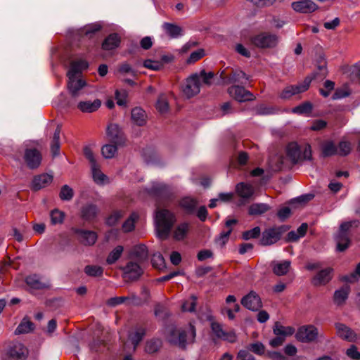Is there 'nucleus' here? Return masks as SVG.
<instances>
[{
	"mask_svg": "<svg viewBox=\"0 0 360 360\" xmlns=\"http://www.w3.org/2000/svg\"><path fill=\"white\" fill-rule=\"evenodd\" d=\"M176 221L174 214L166 209H158L155 216V227L157 237L163 240L168 238Z\"/></svg>",
	"mask_w": 360,
	"mask_h": 360,
	"instance_id": "obj_1",
	"label": "nucleus"
},
{
	"mask_svg": "<svg viewBox=\"0 0 360 360\" xmlns=\"http://www.w3.org/2000/svg\"><path fill=\"white\" fill-rule=\"evenodd\" d=\"M288 157L293 163H298L303 160H310L311 158V146L304 144L300 146L296 143H290L286 148Z\"/></svg>",
	"mask_w": 360,
	"mask_h": 360,
	"instance_id": "obj_2",
	"label": "nucleus"
},
{
	"mask_svg": "<svg viewBox=\"0 0 360 360\" xmlns=\"http://www.w3.org/2000/svg\"><path fill=\"white\" fill-rule=\"evenodd\" d=\"M201 77L202 70L199 73H194L188 77L181 85V92L186 98H191L200 91Z\"/></svg>",
	"mask_w": 360,
	"mask_h": 360,
	"instance_id": "obj_3",
	"label": "nucleus"
},
{
	"mask_svg": "<svg viewBox=\"0 0 360 360\" xmlns=\"http://www.w3.org/2000/svg\"><path fill=\"white\" fill-rule=\"evenodd\" d=\"M359 224L358 221L354 220L341 224L340 229L335 236V241L337 243V250L340 252L345 250L349 245V238L347 231L352 226H356Z\"/></svg>",
	"mask_w": 360,
	"mask_h": 360,
	"instance_id": "obj_4",
	"label": "nucleus"
},
{
	"mask_svg": "<svg viewBox=\"0 0 360 360\" xmlns=\"http://www.w3.org/2000/svg\"><path fill=\"white\" fill-rule=\"evenodd\" d=\"M279 37L275 34L262 32L252 38V44L262 49H270L277 46Z\"/></svg>",
	"mask_w": 360,
	"mask_h": 360,
	"instance_id": "obj_5",
	"label": "nucleus"
},
{
	"mask_svg": "<svg viewBox=\"0 0 360 360\" xmlns=\"http://www.w3.org/2000/svg\"><path fill=\"white\" fill-rule=\"evenodd\" d=\"M288 230L286 226H274L266 229L262 233L260 243L262 245H271L278 241L283 233Z\"/></svg>",
	"mask_w": 360,
	"mask_h": 360,
	"instance_id": "obj_6",
	"label": "nucleus"
},
{
	"mask_svg": "<svg viewBox=\"0 0 360 360\" xmlns=\"http://www.w3.org/2000/svg\"><path fill=\"white\" fill-rule=\"evenodd\" d=\"M187 334L185 330L174 326L167 328V340L173 345L184 349L186 347Z\"/></svg>",
	"mask_w": 360,
	"mask_h": 360,
	"instance_id": "obj_7",
	"label": "nucleus"
},
{
	"mask_svg": "<svg viewBox=\"0 0 360 360\" xmlns=\"http://www.w3.org/2000/svg\"><path fill=\"white\" fill-rule=\"evenodd\" d=\"M126 303L127 305L140 306L142 304L141 298L134 292H129L128 296L114 297L106 301V304L110 307Z\"/></svg>",
	"mask_w": 360,
	"mask_h": 360,
	"instance_id": "obj_8",
	"label": "nucleus"
},
{
	"mask_svg": "<svg viewBox=\"0 0 360 360\" xmlns=\"http://www.w3.org/2000/svg\"><path fill=\"white\" fill-rule=\"evenodd\" d=\"M24 160L30 169H34L40 166L42 155L41 152L36 148H27L25 150Z\"/></svg>",
	"mask_w": 360,
	"mask_h": 360,
	"instance_id": "obj_9",
	"label": "nucleus"
},
{
	"mask_svg": "<svg viewBox=\"0 0 360 360\" xmlns=\"http://www.w3.org/2000/svg\"><path fill=\"white\" fill-rule=\"evenodd\" d=\"M311 83L309 78H306L302 83L296 85H291L285 87L280 94V97L287 99L297 94L304 92L308 89Z\"/></svg>",
	"mask_w": 360,
	"mask_h": 360,
	"instance_id": "obj_10",
	"label": "nucleus"
},
{
	"mask_svg": "<svg viewBox=\"0 0 360 360\" xmlns=\"http://www.w3.org/2000/svg\"><path fill=\"white\" fill-rule=\"evenodd\" d=\"M318 335L317 328L312 325H309L300 327L296 333V338L302 342H309L315 340Z\"/></svg>",
	"mask_w": 360,
	"mask_h": 360,
	"instance_id": "obj_11",
	"label": "nucleus"
},
{
	"mask_svg": "<svg viewBox=\"0 0 360 360\" xmlns=\"http://www.w3.org/2000/svg\"><path fill=\"white\" fill-rule=\"evenodd\" d=\"M68 89L72 98H77L82 94V89L86 86V82L82 78L68 77Z\"/></svg>",
	"mask_w": 360,
	"mask_h": 360,
	"instance_id": "obj_12",
	"label": "nucleus"
},
{
	"mask_svg": "<svg viewBox=\"0 0 360 360\" xmlns=\"http://www.w3.org/2000/svg\"><path fill=\"white\" fill-rule=\"evenodd\" d=\"M229 94L238 102L252 101L255 97L250 91L240 86H233L229 89Z\"/></svg>",
	"mask_w": 360,
	"mask_h": 360,
	"instance_id": "obj_13",
	"label": "nucleus"
},
{
	"mask_svg": "<svg viewBox=\"0 0 360 360\" xmlns=\"http://www.w3.org/2000/svg\"><path fill=\"white\" fill-rule=\"evenodd\" d=\"M241 304L249 310L257 311L262 306L259 295L253 291L244 296L241 300Z\"/></svg>",
	"mask_w": 360,
	"mask_h": 360,
	"instance_id": "obj_14",
	"label": "nucleus"
},
{
	"mask_svg": "<svg viewBox=\"0 0 360 360\" xmlns=\"http://www.w3.org/2000/svg\"><path fill=\"white\" fill-rule=\"evenodd\" d=\"M28 354V349L20 342L14 343L9 347L7 351L8 356L17 360H25L27 357Z\"/></svg>",
	"mask_w": 360,
	"mask_h": 360,
	"instance_id": "obj_15",
	"label": "nucleus"
},
{
	"mask_svg": "<svg viewBox=\"0 0 360 360\" xmlns=\"http://www.w3.org/2000/svg\"><path fill=\"white\" fill-rule=\"evenodd\" d=\"M333 272V269L330 267L319 271L313 277L311 283L315 286L326 285L332 279Z\"/></svg>",
	"mask_w": 360,
	"mask_h": 360,
	"instance_id": "obj_16",
	"label": "nucleus"
},
{
	"mask_svg": "<svg viewBox=\"0 0 360 360\" xmlns=\"http://www.w3.org/2000/svg\"><path fill=\"white\" fill-rule=\"evenodd\" d=\"M294 11L302 13H312L318 9V6L312 0H301L292 3Z\"/></svg>",
	"mask_w": 360,
	"mask_h": 360,
	"instance_id": "obj_17",
	"label": "nucleus"
},
{
	"mask_svg": "<svg viewBox=\"0 0 360 360\" xmlns=\"http://www.w3.org/2000/svg\"><path fill=\"white\" fill-rule=\"evenodd\" d=\"M107 136L109 140L115 144H122L124 142L122 129L116 124H110L107 128Z\"/></svg>",
	"mask_w": 360,
	"mask_h": 360,
	"instance_id": "obj_18",
	"label": "nucleus"
},
{
	"mask_svg": "<svg viewBox=\"0 0 360 360\" xmlns=\"http://www.w3.org/2000/svg\"><path fill=\"white\" fill-rule=\"evenodd\" d=\"M146 192L151 196L158 198L167 197L169 194V188L163 183L153 182L146 189Z\"/></svg>",
	"mask_w": 360,
	"mask_h": 360,
	"instance_id": "obj_19",
	"label": "nucleus"
},
{
	"mask_svg": "<svg viewBox=\"0 0 360 360\" xmlns=\"http://www.w3.org/2000/svg\"><path fill=\"white\" fill-rule=\"evenodd\" d=\"M124 277L131 281L137 280L143 274V270L136 262H129L124 268Z\"/></svg>",
	"mask_w": 360,
	"mask_h": 360,
	"instance_id": "obj_20",
	"label": "nucleus"
},
{
	"mask_svg": "<svg viewBox=\"0 0 360 360\" xmlns=\"http://www.w3.org/2000/svg\"><path fill=\"white\" fill-rule=\"evenodd\" d=\"M53 179V176L49 174H41L35 176L32 182V188L34 191H38L45 188L52 182Z\"/></svg>",
	"mask_w": 360,
	"mask_h": 360,
	"instance_id": "obj_21",
	"label": "nucleus"
},
{
	"mask_svg": "<svg viewBox=\"0 0 360 360\" xmlns=\"http://www.w3.org/2000/svg\"><path fill=\"white\" fill-rule=\"evenodd\" d=\"M204 316L207 321L210 322V328L212 333L218 338L221 339L223 334L224 333V330L221 324L219 322L215 321L214 318L212 314V311L210 309H207L205 313H204Z\"/></svg>",
	"mask_w": 360,
	"mask_h": 360,
	"instance_id": "obj_22",
	"label": "nucleus"
},
{
	"mask_svg": "<svg viewBox=\"0 0 360 360\" xmlns=\"http://www.w3.org/2000/svg\"><path fill=\"white\" fill-rule=\"evenodd\" d=\"M75 232L78 235L80 242L85 245H92L97 240V235L94 231L76 229Z\"/></svg>",
	"mask_w": 360,
	"mask_h": 360,
	"instance_id": "obj_23",
	"label": "nucleus"
},
{
	"mask_svg": "<svg viewBox=\"0 0 360 360\" xmlns=\"http://www.w3.org/2000/svg\"><path fill=\"white\" fill-rule=\"evenodd\" d=\"M98 213L97 205L89 203L84 205L81 209V217L87 221H94Z\"/></svg>",
	"mask_w": 360,
	"mask_h": 360,
	"instance_id": "obj_24",
	"label": "nucleus"
},
{
	"mask_svg": "<svg viewBox=\"0 0 360 360\" xmlns=\"http://www.w3.org/2000/svg\"><path fill=\"white\" fill-rule=\"evenodd\" d=\"M335 328L338 335L341 338L349 342H354L356 340V334L345 325L342 323H336Z\"/></svg>",
	"mask_w": 360,
	"mask_h": 360,
	"instance_id": "obj_25",
	"label": "nucleus"
},
{
	"mask_svg": "<svg viewBox=\"0 0 360 360\" xmlns=\"http://www.w3.org/2000/svg\"><path fill=\"white\" fill-rule=\"evenodd\" d=\"M89 66L87 61L84 60H79L72 61L70 64V70L68 72V77H78V75L82 72V70L86 69Z\"/></svg>",
	"mask_w": 360,
	"mask_h": 360,
	"instance_id": "obj_26",
	"label": "nucleus"
},
{
	"mask_svg": "<svg viewBox=\"0 0 360 360\" xmlns=\"http://www.w3.org/2000/svg\"><path fill=\"white\" fill-rule=\"evenodd\" d=\"M25 282L30 288L34 290L46 289L50 287L49 283L41 281L39 276L36 274L27 276Z\"/></svg>",
	"mask_w": 360,
	"mask_h": 360,
	"instance_id": "obj_27",
	"label": "nucleus"
},
{
	"mask_svg": "<svg viewBox=\"0 0 360 360\" xmlns=\"http://www.w3.org/2000/svg\"><path fill=\"white\" fill-rule=\"evenodd\" d=\"M131 118L134 124L137 126H144L146 124L147 115L146 112L139 107L134 108L131 110Z\"/></svg>",
	"mask_w": 360,
	"mask_h": 360,
	"instance_id": "obj_28",
	"label": "nucleus"
},
{
	"mask_svg": "<svg viewBox=\"0 0 360 360\" xmlns=\"http://www.w3.org/2000/svg\"><path fill=\"white\" fill-rule=\"evenodd\" d=\"M236 223L237 220L234 219L226 220L225 226L227 230L222 231L217 238L216 242L218 245L224 246L227 243L229 236L232 231V226L235 225Z\"/></svg>",
	"mask_w": 360,
	"mask_h": 360,
	"instance_id": "obj_29",
	"label": "nucleus"
},
{
	"mask_svg": "<svg viewBox=\"0 0 360 360\" xmlns=\"http://www.w3.org/2000/svg\"><path fill=\"white\" fill-rule=\"evenodd\" d=\"M162 29L166 34L171 38H178L184 35L183 28L174 23L164 22Z\"/></svg>",
	"mask_w": 360,
	"mask_h": 360,
	"instance_id": "obj_30",
	"label": "nucleus"
},
{
	"mask_svg": "<svg viewBox=\"0 0 360 360\" xmlns=\"http://www.w3.org/2000/svg\"><path fill=\"white\" fill-rule=\"evenodd\" d=\"M120 41V37L117 34H110L103 41L102 49L105 51L115 49L119 46Z\"/></svg>",
	"mask_w": 360,
	"mask_h": 360,
	"instance_id": "obj_31",
	"label": "nucleus"
},
{
	"mask_svg": "<svg viewBox=\"0 0 360 360\" xmlns=\"http://www.w3.org/2000/svg\"><path fill=\"white\" fill-rule=\"evenodd\" d=\"M273 272L277 276H283L287 274L290 266V262L288 260L284 261H274L271 264Z\"/></svg>",
	"mask_w": 360,
	"mask_h": 360,
	"instance_id": "obj_32",
	"label": "nucleus"
},
{
	"mask_svg": "<svg viewBox=\"0 0 360 360\" xmlns=\"http://www.w3.org/2000/svg\"><path fill=\"white\" fill-rule=\"evenodd\" d=\"M101 105L98 99L94 101H81L77 104V108L83 112H93L97 110Z\"/></svg>",
	"mask_w": 360,
	"mask_h": 360,
	"instance_id": "obj_33",
	"label": "nucleus"
},
{
	"mask_svg": "<svg viewBox=\"0 0 360 360\" xmlns=\"http://www.w3.org/2000/svg\"><path fill=\"white\" fill-rule=\"evenodd\" d=\"M236 192L242 198L249 199L254 194L255 191L251 184L241 182L237 184Z\"/></svg>",
	"mask_w": 360,
	"mask_h": 360,
	"instance_id": "obj_34",
	"label": "nucleus"
},
{
	"mask_svg": "<svg viewBox=\"0 0 360 360\" xmlns=\"http://www.w3.org/2000/svg\"><path fill=\"white\" fill-rule=\"evenodd\" d=\"M131 257L136 259L139 262H144L148 259V252L146 245H139L135 246L131 252Z\"/></svg>",
	"mask_w": 360,
	"mask_h": 360,
	"instance_id": "obj_35",
	"label": "nucleus"
},
{
	"mask_svg": "<svg viewBox=\"0 0 360 360\" xmlns=\"http://www.w3.org/2000/svg\"><path fill=\"white\" fill-rule=\"evenodd\" d=\"M61 128L60 126L58 125L53 135L52 141L51 142V150L53 156H56L60 153V135Z\"/></svg>",
	"mask_w": 360,
	"mask_h": 360,
	"instance_id": "obj_36",
	"label": "nucleus"
},
{
	"mask_svg": "<svg viewBox=\"0 0 360 360\" xmlns=\"http://www.w3.org/2000/svg\"><path fill=\"white\" fill-rule=\"evenodd\" d=\"M91 169L94 181L97 184H104L108 181V177L101 171L98 163L96 164L95 166H91Z\"/></svg>",
	"mask_w": 360,
	"mask_h": 360,
	"instance_id": "obj_37",
	"label": "nucleus"
},
{
	"mask_svg": "<svg viewBox=\"0 0 360 360\" xmlns=\"http://www.w3.org/2000/svg\"><path fill=\"white\" fill-rule=\"evenodd\" d=\"M349 292V287L345 286L338 289L334 292V302L336 304H342L347 299Z\"/></svg>",
	"mask_w": 360,
	"mask_h": 360,
	"instance_id": "obj_38",
	"label": "nucleus"
},
{
	"mask_svg": "<svg viewBox=\"0 0 360 360\" xmlns=\"http://www.w3.org/2000/svg\"><path fill=\"white\" fill-rule=\"evenodd\" d=\"M34 328V323L29 320L27 317H25L22 322L18 325L15 329V334H24L32 331Z\"/></svg>",
	"mask_w": 360,
	"mask_h": 360,
	"instance_id": "obj_39",
	"label": "nucleus"
},
{
	"mask_svg": "<svg viewBox=\"0 0 360 360\" xmlns=\"http://www.w3.org/2000/svg\"><path fill=\"white\" fill-rule=\"evenodd\" d=\"M270 210V206L266 203H254L248 209L250 215H260Z\"/></svg>",
	"mask_w": 360,
	"mask_h": 360,
	"instance_id": "obj_40",
	"label": "nucleus"
},
{
	"mask_svg": "<svg viewBox=\"0 0 360 360\" xmlns=\"http://www.w3.org/2000/svg\"><path fill=\"white\" fill-rule=\"evenodd\" d=\"M274 333L276 336L283 337L292 335L295 333V329L291 326H283L276 323L274 328Z\"/></svg>",
	"mask_w": 360,
	"mask_h": 360,
	"instance_id": "obj_41",
	"label": "nucleus"
},
{
	"mask_svg": "<svg viewBox=\"0 0 360 360\" xmlns=\"http://www.w3.org/2000/svg\"><path fill=\"white\" fill-rule=\"evenodd\" d=\"M181 208L186 212L192 213L195 211L197 206V202L194 198L190 197H185L179 202Z\"/></svg>",
	"mask_w": 360,
	"mask_h": 360,
	"instance_id": "obj_42",
	"label": "nucleus"
},
{
	"mask_svg": "<svg viewBox=\"0 0 360 360\" xmlns=\"http://www.w3.org/2000/svg\"><path fill=\"white\" fill-rule=\"evenodd\" d=\"M114 143L105 144L101 148V153L106 159L112 158L117 151V146Z\"/></svg>",
	"mask_w": 360,
	"mask_h": 360,
	"instance_id": "obj_43",
	"label": "nucleus"
},
{
	"mask_svg": "<svg viewBox=\"0 0 360 360\" xmlns=\"http://www.w3.org/2000/svg\"><path fill=\"white\" fill-rule=\"evenodd\" d=\"M124 248L122 245H117L115 247L108 255L106 262L108 264H112L115 263L121 257Z\"/></svg>",
	"mask_w": 360,
	"mask_h": 360,
	"instance_id": "obj_44",
	"label": "nucleus"
},
{
	"mask_svg": "<svg viewBox=\"0 0 360 360\" xmlns=\"http://www.w3.org/2000/svg\"><path fill=\"white\" fill-rule=\"evenodd\" d=\"M162 346L160 339H152L146 342L145 351L148 354H153L158 352Z\"/></svg>",
	"mask_w": 360,
	"mask_h": 360,
	"instance_id": "obj_45",
	"label": "nucleus"
},
{
	"mask_svg": "<svg viewBox=\"0 0 360 360\" xmlns=\"http://www.w3.org/2000/svg\"><path fill=\"white\" fill-rule=\"evenodd\" d=\"M155 107L158 111L162 114L165 113L169 110V103L165 94H162L158 96Z\"/></svg>",
	"mask_w": 360,
	"mask_h": 360,
	"instance_id": "obj_46",
	"label": "nucleus"
},
{
	"mask_svg": "<svg viewBox=\"0 0 360 360\" xmlns=\"http://www.w3.org/2000/svg\"><path fill=\"white\" fill-rule=\"evenodd\" d=\"M146 334L145 329L142 328H137L134 333L129 335V340H131L134 348L142 340Z\"/></svg>",
	"mask_w": 360,
	"mask_h": 360,
	"instance_id": "obj_47",
	"label": "nucleus"
},
{
	"mask_svg": "<svg viewBox=\"0 0 360 360\" xmlns=\"http://www.w3.org/2000/svg\"><path fill=\"white\" fill-rule=\"evenodd\" d=\"M322 154L325 157L338 154V148L332 141H327L322 145Z\"/></svg>",
	"mask_w": 360,
	"mask_h": 360,
	"instance_id": "obj_48",
	"label": "nucleus"
},
{
	"mask_svg": "<svg viewBox=\"0 0 360 360\" xmlns=\"http://www.w3.org/2000/svg\"><path fill=\"white\" fill-rule=\"evenodd\" d=\"M84 272L89 276H101L103 273L102 267L96 265H87L84 268Z\"/></svg>",
	"mask_w": 360,
	"mask_h": 360,
	"instance_id": "obj_49",
	"label": "nucleus"
},
{
	"mask_svg": "<svg viewBox=\"0 0 360 360\" xmlns=\"http://www.w3.org/2000/svg\"><path fill=\"white\" fill-rule=\"evenodd\" d=\"M59 196L62 200L70 201L74 196V191L69 186L64 185L61 187Z\"/></svg>",
	"mask_w": 360,
	"mask_h": 360,
	"instance_id": "obj_50",
	"label": "nucleus"
},
{
	"mask_svg": "<svg viewBox=\"0 0 360 360\" xmlns=\"http://www.w3.org/2000/svg\"><path fill=\"white\" fill-rule=\"evenodd\" d=\"M197 297L194 295L191 296L188 299L185 300L181 306L184 311L193 312L195 311L196 305Z\"/></svg>",
	"mask_w": 360,
	"mask_h": 360,
	"instance_id": "obj_51",
	"label": "nucleus"
},
{
	"mask_svg": "<svg viewBox=\"0 0 360 360\" xmlns=\"http://www.w3.org/2000/svg\"><path fill=\"white\" fill-rule=\"evenodd\" d=\"M248 80H249V77L244 72L239 70L234 71L231 78V82H239L242 84H245V81Z\"/></svg>",
	"mask_w": 360,
	"mask_h": 360,
	"instance_id": "obj_52",
	"label": "nucleus"
},
{
	"mask_svg": "<svg viewBox=\"0 0 360 360\" xmlns=\"http://www.w3.org/2000/svg\"><path fill=\"white\" fill-rule=\"evenodd\" d=\"M188 224L186 223L179 225L174 232V238L177 240H182L188 231Z\"/></svg>",
	"mask_w": 360,
	"mask_h": 360,
	"instance_id": "obj_53",
	"label": "nucleus"
},
{
	"mask_svg": "<svg viewBox=\"0 0 360 360\" xmlns=\"http://www.w3.org/2000/svg\"><path fill=\"white\" fill-rule=\"evenodd\" d=\"M138 219V215L136 213H133L130 217L124 221L122 225V229L124 232H130L134 229V222Z\"/></svg>",
	"mask_w": 360,
	"mask_h": 360,
	"instance_id": "obj_54",
	"label": "nucleus"
},
{
	"mask_svg": "<svg viewBox=\"0 0 360 360\" xmlns=\"http://www.w3.org/2000/svg\"><path fill=\"white\" fill-rule=\"evenodd\" d=\"M311 110L312 105L309 102H306L292 108V112L293 113L302 115L309 113L311 111Z\"/></svg>",
	"mask_w": 360,
	"mask_h": 360,
	"instance_id": "obj_55",
	"label": "nucleus"
},
{
	"mask_svg": "<svg viewBox=\"0 0 360 360\" xmlns=\"http://www.w3.org/2000/svg\"><path fill=\"white\" fill-rule=\"evenodd\" d=\"M65 213L59 210L55 209L51 212V220L53 224L63 223Z\"/></svg>",
	"mask_w": 360,
	"mask_h": 360,
	"instance_id": "obj_56",
	"label": "nucleus"
},
{
	"mask_svg": "<svg viewBox=\"0 0 360 360\" xmlns=\"http://www.w3.org/2000/svg\"><path fill=\"white\" fill-rule=\"evenodd\" d=\"M352 150L351 143L348 141H342L340 142L338 148V155L345 156L350 153Z\"/></svg>",
	"mask_w": 360,
	"mask_h": 360,
	"instance_id": "obj_57",
	"label": "nucleus"
},
{
	"mask_svg": "<svg viewBox=\"0 0 360 360\" xmlns=\"http://www.w3.org/2000/svg\"><path fill=\"white\" fill-rule=\"evenodd\" d=\"M143 66L146 68L158 71L163 68V63L160 61L147 59L143 62Z\"/></svg>",
	"mask_w": 360,
	"mask_h": 360,
	"instance_id": "obj_58",
	"label": "nucleus"
},
{
	"mask_svg": "<svg viewBox=\"0 0 360 360\" xmlns=\"http://www.w3.org/2000/svg\"><path fill=\"white\" fill-rule=\"evenodd\" d=\"M360 278V263L356 266L355 271L349 275L344 276L341 280L345 282L352 283L357 281Z\"/></svg>",
	"mask_w": 360,
	"mask_h": 360,
	"instance_id": "obj_59",
	"label": "nucleus"
},
{
	"mask_svg": "<svg viewBox=\"0 0 360 360\" xmlns=\"http://www.w3.org/2000/svg\"><path fill=\"white\" fill-rule=\"evenodd\" d=\"M152 264L154 267L160 269L165 266V259L160 253H155L152 257Z\"/></svg>",
	"mask_w": 360,
	"mask_h": 360,
	"instance_id": "obj_60",
	"label": "nucleus"
},
{
	"mask_svg": "<svg viewBox=\"0 0 360 360\" xmlns=\"http://www.w3.org/2000/svg\"><path fill=\"white\" fill-rule=\"evenodd\" d=\"M261 233L260 228L259 226H256L252 229L245 231L243 233V238L244 240H250L252 238H257Z\"/></svg>",
	"mask_w": 360,
	"mask_h": 360,
	"instance_id": "obj_61",
	"label": "nucleus"
},
{
	"mask_svg": "<svg viewBox=\"0 0 360 360\" xmlns=\"http://www.w3.org/2000/svg\"><path fill=\"white\" fill-rule=\"evenodd\" d=\"M248 349L258 355L263 354L265 351V347L264 345L259 342L250 344L248 347Z\"/></svg>",
	"mask_w": 360,
	"mask_h": 360,
	"instance_id": "obj_62",
	"label": "nucleus"
},
{
	"mask_svg": "<svg viewBox=\"0 0 360 360\" xmlns=\"http://www.w3.org/2000/svg\"><path fill=\"white\" fill-rule=\"evenodd\" d=\"M349 94L350 91L347 87L337 89L333 94L332 98L333 100L342 99L349 96Z\"/></svg>",
	"mask_w": 360,
	"mask_h": 360,
	"instance_id": "obj_63",
	"label": "nucleus"
},
{
	"mask_svg": "<svg viewBox=\"0 0 360 360\" xmlns=\"http://www.w3.org/2000/svg\"><path fill=\"white\" fill-rule=\"evenodd\" d=\"M237 360H255V358L247 350L240 349L236 356Z\"/></svg>",
	"mask_w": 360,
	"mask_h": 360,
	"instance_id": "obj_64",
	"label": "nucleus"
}]
</instances>
